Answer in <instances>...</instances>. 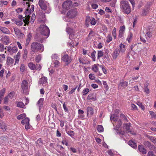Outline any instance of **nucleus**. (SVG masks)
<instances>
[{
    "instance_id": "f257e3e1",
    "label": "nucleus",
    "mask_w": 156,
    "mask_h": 156,
    "mask_svg": "<svg viewBox=\"0 0 156 156\" xmlns=\"http://www.w3.org/2000/svg\"><path fill=\"white\" fill-rule=\"evenodd\" d=\"M38 4L42 10L44 12L47 13H49L51 11V8L49 3L44 0H39Z\"/></svg>"
},
{
    "instance_id": "f03ea898",
    "label": "nucleus",
    "mask_w": 156,
    "mask_h": 156,
    "mask_svg": "<svg viewBox=\"0 0 156 156\" xmlns=\"http://www.w3.org/2000/svg\"><path fill=\"white\" fill-rule=\"evenodd\" d=\"M120 7L122 11L127 14H129L131 12L130 6L127 1H122L120 2Z\"/></svg>"
},
{
    "instance_id": "7ed1b4c3",
    "label": "nucleus",
    "mask_w": 156,
    "mask_h": 156,
    "mask_svg": "<svg viewBox=\"0 0 156 156\" xmlns=\"http://www.w3.org/2000/svg\"><path fill=\"white\" fill-rule=\"evenodd\" d=\"M31 49L33 52L39 51L40 52H42L44 50V47L41 44L37 42H34L31 44Z\"/></svg>"
},
{
    "instance_id": "20e7f679",
    "label": "nucleus",
    "mask_w": 156,
    "mask_h": 156,
    "mask_svg": "<svg viewBox=\"0 0 156 156\" xmlns=\"http://www.w3.org/2000/svg\"><path fill=\"white\" fill-rule=\"evenodd\" d=\"M28 8L26 10L25 12L26 13V18L24 19L23 18V20L24 23H25L24 26L26 24H27L29 23V19L30 18V16L29 15L34 10V5H32L31 6V9H29V7L30 6L28 4Z\"/></svg>"
},
{
    "instance_id": "39448f33",
    "label": "nucleus",
    "mask_w": 156,
    "mask_h": 156,
    "mask_svg": "<svg viewBox=\"0 0 156 156\" xmlns=\"http://www.w3.org/2000/svg\"><path fill=\"white\" fill-rule=\"evenodd\" d=\"M39 31L42 35L46 36V38H47L49 36L50 33L49 29L47 26L44 24L40 25Z\"/></svg>"
},
{
    "instance_id": "423d86ee",
    "label": "nucleus",
    "mask_w": 156,
    "mask_h": 156,
    "mask_svg": "<svg viewBox=\"0 0 156 156\" xmlns=\"http://www.w3.org/2000/svg\"><path fill=\"white\" fill-rule=\"evenodd\" d=\"M118 115L116 114H113L110 117V120L112 121L115 122V124H116L117 125L118 123V125H117V127L119 128L122 125V123L120 120H118Z\"/></svg>"
},
{
    "instance_id": "0eeeda50",
    "label": "nucleus",
    "mask_w": 156,
    "mask_h": 156,
    "mask_svg": "<svg viewBox=\"0 0 156 156\" xmlns=\"http://www.w3.org/2000/svg\"><path fill=\"white\" fill-rule=\"evenodd\" d=\"M72 2L70 0H67L64 2L62 5V8L64 10H67L72 7Z\"/></svg>"
},
{
    "instance_id": "6e6552de",
    "label": "nucleus",
    "mask_w": 156,
    "mask_h": 156,
    "mask_svg": "<svg viewBox=\"0 0 156 156\" xmlns=\"http://www.w3.org/2000/svg\"><path fill=\"white\" fill-rule=\"evenodd\" d=\"M66 32L69 34V38L71 40H73L75 38L76 36L73 30L69 27H67L66 28Z\"/></svg>"
},
{
    "instance_id": "1a4fd4ad",
    "label": "nucleus",
    "mask_w": 156,
    "mask_h": 156,
    "mask_svg": "<svg viewBox=\"0 0 156 156\" xmlns=\"http://www.w3.org/2000/svg\"><path fill=\"white\" fill-rule=\"evenodd\" d=\"M96 23V21L93 17L90 16H87L86 18V24L89 25L90 23L91 25H94Z\"/></svg>"
},
{
    "instance_id": "9d476101",
    "label": "nucleus",
    "mask_w": 156,
    "mask_h": 156,
    "mask_svg": "<svg viewBox=\"0 0 156 156\" xmlns=\"http://www.w3.org/2000/svg\"><path fill=\"white\" fill-rule=\"evenodd\" d=\"M77 14L76 9L70 10L67 13V16L69 18H73L75 17Z\"/></svg>"
},
{
    "instance_id": "9b49d317",
    "label": "nucleus",
    "mask_w": 156,
    "mask_h": 156,
    "mask_svg": "<svg viewBox=\"0 0 156 156\" xmlns=\"http://www.w3.org/2000/svg\"><path fill=\"white\" fill-rule=\"evenodd\" d=\"M62 60L66 63V64L68 65L71 61L72 59L67 54L63 55Z\"/></svg>"
},
{
    "instance_id": "f8f14e48",
    "label": "nucleus",
    "mask_w": 156,
    "mask_h": 156,
    "mask_svg": "<svg viewBox=\"0 0 156 156\" xmlns=\"http://www.w3.org/2000/svg\"><path fill=\"white\" fill-rule=\"evenodd\" d=\"M125 29V27L124 25L121 26L120 27L118 35V37L119 38H122L123 37Z\"/></svg>"
},
{
    "instance_id": "ddd939ff",
    "label": "nucleus",
    "mask_w": 156,
    "mask_h": 156,
    "mask_svg": "<svg viewBox=\"0 0 156 156\" xmlns=\"http://www.w3.org/2000/svg\"><path fill=\"white\" fill-rule=\"evenodd\" d=\"M119 53L120 51L117 48L115 49L112 55L113 59H116L119 55Z\"/></svg>"
},
{
    "instance_id": "4468645a",
    "label": "nucleus",
    "mask_w": 156,
    "mask_h": 156,
    "mask_svg": "<svg viewBox=\"0 0 156 156\" xmlns=\"http://www.w3.org/2000/svg\"><path fill=\"white\" fill-rule=\"evenodd\" d=\"M128 85V83L126 81L120 82L119 84V89H122L127 87Z\"/></svg>"
},
{
    "instance_id": "2eb2a0df",
    "label": "nucleus",
    "mask_w": 156,
    "mask_h": 156,
    "mask_svg": "<svg viewBox=\"0 0 156 156\" xmlns=\"http://www.w3.org/2000/svg\"><path fill=\"white\" fill-rule=\"evenodd\" d=\"M44 99V98H41L37 103V105L39 107V109L40 111L42 108L43 105Z\"/></svg>"
},
{
    "instance_id": "dca6fc26",
    "label": "nucleus",
    "mask_w": 156,
    "mask_h": 156,
    "mask_svg": "<svg viewBox=\"0 0 156 156\" xmlns=\"http://www.w3.org/2000/svg\"><path fill=\"white\" fill-rule=\"evenodd\" d=\"M21 86L22 88L24 91L28 89V83L26 80H24L23 81Z\"/></svg>"
},
{
    "instance_id": "f3484780",
    "label": "nucleus",
    "mask_w": 156,
    "mask_h": 156,
    "mask_svg": "<svg viewBox=\"0 0 156 156\" xmlns=\"http://www.w3.org/2000/svg\"><path fill=\"white\" fill-rule=\"evenodd\" d=\"M87 115H92L94 114V109L91 107H88L87 108Z\"/></svg>"
},
{
    "instance_id": "a211bd4d",
    "label": "nucleus",
    "mask_w": 156,
    "mask_h": 156,
    "mask_svg": "<svg viewBox=\"0 0 156 156\" xmlns=\"http://www.w3.org/2000/svg\"><path fill=\"white\" fill-rule=\"evenodd\" d=\"M120 52L122 53H124L126 50V46L121 43L120 44Z\"/></svg>"
},
{
    "instance_id": "6ab92c4d",
    "label": "nucleus",
    "mask_w": 156,
    "mask_h": 156,
    "mask_svg": "<svg viewBox=\"0 0 156 156\" xmlns=\"http://www.w3.org/2000/svg\"><path fill=\"white\" fill-rule=\"evenodd\" d=\"M99 66V65L98 64H95L93 65L91 68L92 70L95 73H97L99 71L98 68V66Z\"/></svg>"
},
{
    "instance_id": "aec40b11",
    "label": "nucleus",
    "mask_w": 156,
    "mask_h": 156,
    "mask_svg": "<svg viewBox=\"0 0 156 156\" xmlns=\"http://www.w3.org/2000/svg\"><path fill=\"white\" fill-rule=\"evenodd\" d=\"M0 128L2 129L3 131H6L7 129L5 123L2 121H0Z\"/></svg>"
},
{
    "instance_id": "412c9836",
    "label": "nucleus",
    "mask_w": 156,
    "mask_h": 156,
    "mask_svg": "<svg viewBox=\"0 0 156 156\" xmlns=\"http://www.w3.org/2000/svg\"><path fill=\"white\" fill-rule=\"evenodd\" d=\"M47 79L46 77H43L41 78L39 81L40 84H45L47 83Z\"/></svg>"
},
{
    "instance_id": "4be33fe9",
    "label": "nucleus",
    "mask_w": 156,
    "mask_h": 156,
    "mask_svg": "<svg viewBox=\"0 0 156 156\" xmlns=\"http://www.w3.org/2000/svg\"><path fill=\"white\" fill-rule=\"evenodd\" d=\"M138 149L140 151L142 154H145L146 153V151L143 146L139 145L138 146Z\"/></svg>"
},
{
    "instance_id": "5701e85b",
    "label": "nucleus",
    "mask_w": 156,
    "mask_h": 156,
    "mask_svg": "<svg viewBox=\"0 0 156 156\" xmlns=\"http://www.w3.org/2000/svg\"><path fill=\"white\" fill-rule=\"evenodd\" d=\"M123 129H126L129 133H131V131L129 130L130 128V124H126L123 125Z\"/></svg>"
},
{
    "instance_id": "b1692460",
    "label": "nucleus",
    "mask_w": 156,
    "mask_h": 156,
    "mask_svg": "<svg viewBox=\"0 0 156 156\" xmlns=\"http://www.w3.org/2000/svg\"><path fill=\"white\" fill-rule=\"evenodd\" d=\"M87 99L92 101H94L96 100V98L95 95L92 94H90L88 96Z\"/></svg>"
},
{
    "instance_id": "393cba45",
    "label": "nucleus",
    "mask_w": 156,
    "mask_h": 156,
    "mask_svg": "<svg viewBox=\"0 0 156 156\" xmlns=\"http://www.w3.org/2000/svg\"><path fill=\"white\" fill-rule=\"evenodd\" d=\"M0 30L2 31L3 33L5 34H9V30L5 27H0Z\"/></svg>"
},
{
    "instance_id": "a878e982",
    "label": "nucleus",
    "mask_w": 156,
    "mask_h": 156,
    "mask_svg": "<svg viewBox=\"0 0 156 156\" xmlns=\"http://www.w3.org/2000/svg\"><path fill=\"white\" fill-rule=\"evenodd\" d=\"M3 41L5 44H8L9 43V37L8 36H5L3 39Z\"/></svg>"
},
{
    "instance_id": "bb28decb",
    "label": "nucleus",
    "mask_w": 156,
    "mask_h": 156,
    "mask_svg": "<svg viewBox=\"0 0 156 156\" xmlns=\"http://www.w3.org/2000/svg\"><path fill=\"white\" fill-rule=\"evenodd\" d=\"M128 144L134 148H136V147L137 145L132 140H130L128 143Z\"/></svg>"
},
{
    "instance_id": "cd10ccee",
    "label": "nucleus",
    "mask_w": 156,
    "mask_h": 156,
    "mask_svg": "<svg viewBox=\"0 0 156 156\" xmlns=\"http://www.w3.org/2000/svg\"><path fill=\"white\" fill-rule=\"evenodd\" d=\"M29 67L32 70H35L36 68V66L32 62H30L28 64Z\"/></svg>"
},
{
    "instance_id": "c85d7f7f",
    "label": "nucleus",
    "mask_w": 156,
    "mask_h": 156,
    "mask_svg": "<svg viewBox=\"0 0 156 156\" xmlns=\"http://www.w3.org/2000/svg\"><path fill=\"white\" fill-rule=\"evenodd\" d=\"M20 57V53L19 52L17 53V55L14 56V58L16 60V63H18L19 62Z\"/></svg>"
},
{
    "instance_id": "c756f323",
    "label": "nucleus",
    "mask_w": 156,
    "mask_h": 156,
    "mask_svg": "<svg viewBox=\"0 0 156 156\" xmlns=\"http://www.w3.org/2000/svg\"><path fill=\"white\" fill-rule=\"evenodd\" d=\"M18 51V48L16 46H14L12 48H10V54L16 53Z\"/></svg>"
},
{
    "instance_id": "7c9ffc66",
    "label": "nucleus",
    "mask_w": 156,
    "mask_h": 156,
    "mask_svg": "<svg viewBox=\"0 0 156 156\" xmlns=\"http://www.w3.org/2000/svg\"><path fill=\"white\" fill-rule=\"evenodd\" d=\"M14 30L15 33V34L17 36H19L20 35H23V34L21 33L19 29L16 28H14Z\"/></svg>"
},
{
    "instance_id": "2f4dec72",
    "label": "nucleus",
    "mask_w": 156,
    "mask_h": 156,
    "mask_svg": "<svg viewBox=\"0 0 156 156\" xmlns=\"http://www.w3.org/2000/svg\"><path fill=\"white\" fill-rule=\"evenodd\" d=\"M30 120L28 118H26L21 121V123L23 124H26L29 123Z\"/></svg>"
},
{
    "instance_id": "473e14b6",
    "label": "nucleus",
    "mask_w": 156,
    "mask_h": 156,
    "mask_svg": "<svg viewBox=\"0 0 156 156\" xmlns=\"http://www.w3.org/2000/svg\"><path fill=\"white\" fill-rule=\"evenodd\" d=\"M97 130L99 132H101L104 131V128L103 126L101 125H98L97 128Z\"/></svg>"
},
{
    "instance_id": "72a5a7b5",
    "label": "nucleus",
    "mask_w": 156,
    "mask_h": 156,
    "mask_svg": "<svg viewBox=\"0 0 156 156\" xmlns=\"http://www.w3.org/2000/svg\"><path fill=\"white\" fill-rule=\"evenodd\" d=\"M17 106L18 107L23 108L25 105L22 102H19L17 103Z\"/></svg>"
},
{
    "instance_id": "f704fd0d",
    "label": "nucleus",
    "mask_w": 156,
    "mask_h": 156,
    "mask_svg": "<svg viewBox=\"0 0 156 156\" xmlns=\"http://www.w3.org/2000/svg\"><path fill=\"white\" fill-rule=\"evenodd\" d=\"M116 29L115 27H114L112 31V35L115 39L116 38Z\"/></svg>"
},
{
    "instance_id": "c9c22d12",
    "label": "nucleus",
    "mask_w": 156,
    "mask_h": 156,
    "mask_svg": "<svg viewBox=\"0 0 156 156\" xmlns=\"http://www.w3.org/2000/svg\"><path fill=\"white\" fill-rule=\"evenodd\" d=\"M5 91V89L3 88L0 91V98H2L4 96Z\"/></svg>"
},
{
    "instance_id": "e433bc0d",
    "label": "nucleus",
    "mask_w": 156,
    "mask_h": 156,
    "mask_svg": "<svg viewBox=\"0 0 156 156\" xmlns=\"http://www.w3.org/2000/svg\"><path fill=\"white\" fill-rule=\"evenodd\" d=\"M96 53V52L95 51H94L91 53V57L93 61H94L95 60V54Z\"/></svg>"
},
{
    "instance_id": "4c0bfd02",
    "label": "nucleus",
    "mask_w": 156,
    "mask_h": 156,
    "mask_svg": "<svg viewBox=\"0 0 156 156\" xmlns=\"http://www.w3.org/2000/svg\"><path fill=\"white\" fill-rule=\"evenodd\" d=\"M10 97L9 94H8V95L5 97L4 98V103L5 104H7L8 102L9 98Z\"/></svg>"
},
{
    "instance_id": "58836bf2",
    "label": "nucleus",
    "mask_w": 156,
    "mask_h": 156,
    "mask_svg": "<svg viewBox=\"0 0 156 156\" xmlns=\"http://www.w3.org/2000/svg\"><path fill=\"white\" fill-rule=\"evenodd\" d=\"M103 52L101 51H98V58L99 59L100 57L103 55Z\"/></svg>"
},
{
    "instance_id": "ea45409f",
    "label": "nucleus",
    "mask_w": 156,
    "mask_h": 156,
    "mask_svg": "<svg viewBox=\"0 0 156 156\" xmlns=\"http://www.w3.org/2000/svg\"><path fill=\"white\" fill-rule=\"evenodd\" d=\"M67 133L72 137H73L74 135V132L73 131H67Z\"/></svg>"
},
{
    "instance_id": "a19ab883",
    "label": "nucleus",
    "mask_w": 156,
    "mask_h": 156,
    "mask_svg": "<svg viewBox=\"0 0 156 156\" xmlns=\"http://www.w3.org/2000/svg\"><path fill=\"white\" fill-rule=\"evenodd\" d=\"M26 114L24 113L18 116H17V118L18 119H21L25 118L26 117Z\"/></svg>"
},
{
    "instance_id": "79ce46f5",
    "label": "nucleus",
    "mask_w": 156,
    "mask_h": 156,
    "mask_svg": "<svg viewBox=\"0 0 156 156\" xmlns=\"http://www.w3.org/2000/svg\"><path fill=\"white\" fill-rule=\"evenodd\" d=\"M89 90L88 88L85 89L83 91V95H86L89 92Z\"/></svg>"
},
{
    "instance_id": "37998d69",
    "label": "nucleus",
    "mask_w": 156,
    "mask_h": 156,
    "mask_svg": "<svg viewBox=\"0 0 156 156\" xmlns=\"http://www.w3.org/2000/svg\"><path fill=\"white\" fill-rule=\"evenodd\" d=\"M112 40V38L110 34L108 35L107 37L106 41L108 43L110 42Z\"/></svg>"
},
{
    "instance_id": "c03bdc74",
    "label": "nucleus",
    "mask_w": 156,
    "mask_h": 156,
    "mask_svg": "<svg viewBox=\"0 0 156 156\" xmlns=\"http://www.w3.org/2000/svg\"><path fill=\"white\" fill-rule=\"evenodd\" d=\"M36 16L34 14H33L31 17L30 22L32 23H33L35 19Z\"/></svg>"
},
{
    "instance_id": "a18cd8bd",
    "label": "nucleus",
    "mask_w": 156,
    "mask_h": 156,
    "mask_svg": "<svg viewBox=\"0 0 156 156\" xmlns=\"http://www.w3.org/2000/svg\"><path fill=\"white\" fill-rule=\"evenodd\" d=\"M79 60L80 63L82 64H84L85 63V62L82 57H80L79 58Z\"/></svg>"
},
{
    "instance_id": "49530a36",
    "label": "nucleus",
    "mask_w": 156,
    "mask_h": 156,
    "mask_svg": "<svg viewBox=\"0 0 156 156\" xmlns=\"http://www.w3.org/2000/svg\"><path fill=\"white\" fill-rule=\"evenodd\" d=\"M151 140L154 144H156V139L152 136L149 137Z\"/></svg>"
},
{
    "instance_id": "de8ad7c7",
    "label": "nucleus",
    "mask_w": 156,
    "mask_h": 156,
    "mask_svg": "<svg viewBox=\"0 0 156 156\" xmlns=\"http://www.w3.org/2000/svg\"><path fill=\"white\" fill-rule=\"evenodd\" d=\"M20 70L21 72H24L25 70V67L24 64H22L20 66Z\"/></svg>"
},
{
    "instance_id": "09e8293b",
    "label": "nucleus",
    "mask_w": 156,
    "mask_h": 156,
    "mask_svg": "<svg viewBox=\"0 0 156 156\" xmlns=\"http://www.w3.org/2000/svg\"><path fill=\"white\" fill-rule=\"evenodd\" d=\"M149 114L150 115H151L152 118H156V114L152 111H150L149 112Z\"/></svg>"
},
{
    "instance_id": "8fccbe9b",
    "label": "nucleus",
    "mask_w": 156,
    "mask_h": 156,
    "mask_svg": "<svg viewBox=\"0 0 156 156\" xmlns=\"http://www.w3.org/2000/svg\"><path fill=\"white\" fill-rule=\"evenodd\" d=\"M89 77L90 80H93L95 79V76L94 74L91 73L89 75Z\"/></svg>"
},
{
    "instance_id": "3c124183",
    "label": "nucleus",
    "mask_w": 156,
    "mask_h": 156,
    "mask_svg": "<svg viewBox=\"0 0 156 156\" xmlns=\"http://www.w3.org/2000/svg\"><path fill=\"white\" fill-rule=\"evenodd\" d=\"M52 59H54V60H58L59 58V57L58 55L56 54H55L53 55L52 56Z\"/></svg>"
},
{
    "instance_id": "603ef678",
    "label": "nucleus",
    "mask_w": 156,
    "mask_h": 156,
    "mask_svg": "<svg viewBox=\"0 0 156 156\" xmlns=\"http://www.w3.org/2000/svg\"><path fill=\"white\" fill-rule=\"evenodd\" d=\"M41 56L40 55H37L36 58V62H38L41 60Z\"/></svg>"
},
{
    "instance_id": "864d4df0",
    "label": "nucleus",
    "mask_w": 156,
    "mask_h": 156,
    "mask_svg": "<svg viewBox=\"0 0 156 156\" xmlns=\"http://www.w3.org/2000/svg\"><path fill=\"white\" fill-rule=\"evenodd\" d=\"M103 84L105 89L108 90V89L109 87L106 81H103Z\"/></svg>"
},
{
    "instance_id": "5fc2aeb1",
    "label": "nucleus",
    "mask_w": 156,
    "mask_h": 156,
    "mask_svg": "<svg viewBox=\"0 0 156 156\" xmlns=\"http://www.w3.org/2000/svg\"><path fill=\"white\" fill-rule=\"evenodd\" d=\"M16 97V95L15 94V93L13 91L11 92H10V98H15Z\"/></svg>"
},
{
    "instance_id": "6e6d98bb",
    "label": "nucleus",
    "mask_w": 156,
    "mask_h": 156,
    "mask_svg": "<svg viewBox=\"0 0 156 156\" xmlns=\"http://www.w3.org/2000/svg\"><path fill=\"white\" fill-rule=\"evenodd\" d=\"M53 63L55 65V67H57L59 65L60 63L58 61L56 60Z\"/></svg>"
},
{
    "instance_id": "4d7b16f0",
    "label": "nucleus",
    "mask_w": 156,
    "mask_h": 156,
    "mask_svg": "<svg viewBox=\"0 0 156 156\" xmlns=\"http://www.w3.org/2000/svg\"><path fill=\"white\" fill-rule=\"evenodd\" d=\"M131 107H132V109L133 110H137V107L134 104H131Z\"/></svg>"
},
{
    "instance_id": "13d9d810",
    "label": "nucleus",
    "mask_w": 156,
    "mask_h": 156,
    "mask_svg": "<svg viewBox=\"0 0 156 156\" xmlns=\"http://www.w3.org/2000/svg\"><path fill=\"white\" fill-rule=\"evenodd\" d=\"M144 91L147 94H149L150 93L148 87H144Z\"/></svg>"
},
{
    "instance_id": "bf43d9fd",
    "label": "nucleus",
    "mask_w": 156,
    "mask_h": 156,
    "mask_svg": "<svg viewBox=\"0 0 156 156\" xmlns=\"http://www.w3.org/2000/svg\"><path fill=\"white\" fill-rule=\"evenodd\" d=\"M16 25L20 26H21L23 24L22 21H16Z\"/></svg>"
},
{
    "instance_id": "052dcab7",
    "label": "nucleus",
    "mask_w": 156,
    "mask_h": 156,
    "mask_svg": "<svg viewBox=\"0 0 156 156\" xmlns=\"http://www.w3.org/2000/svg\"><path fill=\"white\" fill-rule=\"evenodd\" d=\"M4 46L0 43V50L2 52L4 51Z\"/></svg>"
},
{
    "instance_id": "680f3d73",
    "label": "nucleus",
    "mask_w": 156,
    "mask_h": 156,
    "mask_svg": "<svg viewBox=\"0 0 156 156\" xmlns=\"http://www.w3.org/2000/svg\"><path fill=\"white\" fill-rule=\"evenodd\" d=\"M92 7L93 9H96L98 7V5L97 4H92Z\"/></svg>"
},
{
    "instance_id": "e2e57ef3",
    "label": "nucleus",
    "mask_w": 156,
    "mask_h": 156,
    "mask_svg": "<svg viewBox=\"0 0 156 156\" xmlns=\"http://www.w3.org/2000/svg\"><path fill=\"white\" fill-rule=\"evenodd\" d=\"M16 2L14 0H13L11 3V6L12 7H14L16 6Z\"/></svg>"
},
{
    "instance_id": "0e129e2a",
    "label": "nucleus",
    "mask_w": 156,
    "mask_h": 156,
    "mask_svg": "<svg viewBox=\"0 0 156 156\" xmlns=\"http://www.w3.org/2000/svg\"><path fill=\"white\" fill-rule=\"evenodd\" d=\"M105 11L107 12L112 13V12L110 8L108 7H106L105 9Z\"/></svg>"
},
{
    "instance_id": "69168bd1",
    "label": "nucleus",
    "mask_w": 156,
    "mask_h": 156,
    "mask_svg": "<svg viewBox=\"0 0 156 156\" xmlns=\"http://www.w3.org/2000/svg\"><path fill=\"white\" fill-rule=\"evenodd\" d=\"M102 68V70L104 74H106L107 73V71L106 70V69L103 67L102 66H101Z\"/></svg>"
},
{
    "instance_id": "338daca9",
    "label": "nucleus",
    "mask_w": 156,
    "mask_h": 156,
    "mask_svg": "<svg viewBox=\"0 0 156 156\" xmlns=\"http://www.w3.org/2000/svg\"><path fill=\"white\" fill-rule=\"evenodd\" d=\"M77 86H76L75 88L72 89L69 92V94H72L73 93L75 90L77 88Z\"/></svg>"
},
{
    "instance_id": "774afa93",
    "label": "nucleus",
    "mask_w": 156,
    "mask_h": 156,
    "mask_svg": "<svg viewBox=\"0 0 156 156\" xmlns=\"http://www.w3.org/2000/svg\"><path fill=\"white\" fill-rule=\"evenodd\" d=\"M147 156H155L152 152L149 151L148 152Z\"/></svg>"
}]
</instances>
